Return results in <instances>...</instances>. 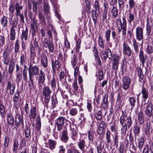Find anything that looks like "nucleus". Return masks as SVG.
Listing matches in <instances>:
<instances>
[{
	"label": "nucleus",
	"mask_w": 153,
	"mask_h": 153,
	"mask_svg": "<svg viewBox=\"0 0 153 153\" xmlns=\"http://www.w3.org/2000/svg\"><path fill=\"white\" fill-rule=\"evenodd\" d=\"M23 9V6L17 2L15 4L12 3L9 5V11L10 13L13 15L14 13L15 10L16 16L19 17L21 22L23 23L25 22V20Z\"/></svg>",
	"instance_id": "f257e3e1"
},
{
	"label": "nucleus",
	"mask_w": 153,
	"mask_h": 153,
	"mask_svg": "<svg viewBox=\"0 0 153 153\" xmlns=\"http://www.w3.org/2000/svg\"><path fill=\"white\" fill-rule=\"evenodd\" d=\"M29 81L28 85L30 89H33L34 88V76L38 75L39 70L36 66H33L32 64H30L29 66Z\"/></svg>",
	"instance_id": "f03ea898"
},
{
	"label": "nucleus",
	"mask_w": 153,
	"mask_h": 153,
	"mask_svg": "<svg viewBox=\"0 0 153 153\" xmlns=\"http://www.w3.org/2000/svg\"><path fill=\"white\" fill-rule=\"evenodd\" d=\"M126 116L127 114L126 112L122 111V115L120 119V123L122 126L121 129V133L125 134L127 130V126L128 128H130L132 123L131 118L130 117H128L127 119L125 120V117Z\"/></svg>",
	"instance_id": "7ed1b4c3"
},
{
	"label": "nucleus",
	"mask_w": 153,
	"mask_h": 153,
	"mask_svg": "<svg viewBox=\"0 0 153 153\" xmlns=\"http://www.w3.org/2000/svg\"><path fill=\"white\" fill-rule=\"evenodd\" d=\"M52 91L50 88L48 86H45L43 88L42 93L44 96V102L45 105L48 106L50 99V94Z\"/></svg>",
	"instance_id": "20e7f679"
},
{
	"label": "nucleus",
	"mask_w": 153,
	"mask_h": 153,
	"mask_svg": "<svg viewBox=\"0 0 153 153\" xmlns=\"http://www.w3.org/2000/svg\"><path fill=\"white\" fill-rule=\"evenodd\" d=\"M42 46L44 49L48 48L51 53L54 52V45L52 41H51L46 38H45L42 43Z\"/></svg>",
	"instance_id": "39448f33"
},
{
	"label": "nucleus",
	"mask_w": 153,
	"mask_h": 153,
	"mask_svg": "<svg viewBox=\"0 0 153 153\" xmlns=\"http://www.w3.org/2000/svg\"><path fill=\"white\" fill-rule=\"evenodd\" d=\"M122 22L120 18L117 19H116L117 21L116 22V27L118 30V33H120L122 28L127 27L126 21L125 17H122Z\"/></svg>",
	"instance_id": "423d86ee"
},
{
	"label": "nucleus",
	"mask_w": 153,
	"mask_h": 153,
	"mask_svg": "<svg viewBox=\"0 0 153 153\" xmlns=\"http://www.w3.org/2000/svg\"><path fill=\"white\" fill-rule=\"evenodd\" d=\"M69 121L67 119H65L63 117H59L55 121V123L56 125L57 129L60 133L63 127L65 122Z\"/></svg>",
	"instance_id": "0eeeda50"
},
{
	"label": "nucleus",
	"mask_w": 153,
	"mask_h": 153,
	"mask_svg": "<svg viewBox=\"0 0 153 153\" xmlns=\"http://www.w3.org/2000/svg\"><path fill=\"white\" fill-rule=\"evenodd\" d=\"M38 84L39 89H41L45 85L46 80V75L45 73L42 70H40L39 74H38Z\"/></svg>",
	"instance_id": "6e6552de"
},
{
	"label": "nucleus",
	"mask_w": 153,
	"mask_h": 153,
	"mask_svg": "<svg viewBox=\"0 0 153 153\" xmlns=\"http://www.w3.org/2000/svg\"><path fill=\"white\" fill-rule=\"evenodd\" d=\"M120 59L119 55L117 54H114L112 56V68L113 70L115 71V72H117L118 69V65L119 64Z\"/></svg>",
	"instance_id": "1a4fd4ad"
},
{
	"label": "nucleus",
	"mask_w": 153,
	"mask_h": 153,
	"mask_svg": "<svg viewBox=\"0 0 153 153\" xmlns=\"http://www.w3.org/2000/svg\"><path fill=\"white\" fill-rule=\"evenodd\" d=\"M7 90H9L10 94L12 95L14 93L16 85L12 80L8 79L6 84Z\"/></svg>",
	"instance_id": "9d476101"
},
{
	"label": "nucleus",
	"mask_w": 153,
	"mask_h": 153,
	"mask_svg": "<svg viewBox=\"0 0 153 153\" xmlns=\"http://www.w3.org/2000/svg\"><path fill=\"white\" fill-rule=\"evenodd\" d=\"M43 4V10L44 14L45 15L47 16L46 19L47 20H49L50 17V9L48 0H44Z\"/></svg>",
	"instance_id": "9b49d317"
},
{
	"label": "nucleus",
	"mask_w": 153,
	"mask_h": 153,
	"mask_svg": "<svg viewBox=\"0 0 153 153\" xmlns=\"http://www.w3.org/2000/svg\"><path fill=\"white\" fill-rule=\"evenodd\" d=\"M122 84L121 87L125 90L128 89L129 88L130 84V79L128 76L124 77L122 79Z\"/></svg>",
	"instance_id": "f8f14e48"
},
{
	"label": "nucleus",
	"mask_w": 153,
	"mask_h": 153,
	"mask_svg": "<svg viewBox=\"0 0 153 153\" xmlns=\"http://www.w3.org/2000/svg\"><path fill=\"white\" fill-rule=\"evenodd\" d=\"M70 129L71 132V137L73 140H75L78 136V130L76 126L74 123H70Z\"/></svg>",
	"instance_id": "ddd939ff"
},
{
	"label": "nucleus",
	"mask_w": 153,
	"mask_h": 153,
	"mask_svg": "<svg viewBox=\"0 0 153 153\" xmlns=\"http://www.w3.org/2000/svg\"><path fill=\"white\" fill-rule=\"evenodd\" d=\"M136 39L138 41L142 40L143 42V29L142 28L138 27L136 28Z\"/></svg>",
	"instance_id": "4468645a"
},
{
	"label": "nucleus",
	"mask_w": 153,
	"mask_h": 153,
	"mask_svg": "<svg viewBox=\"0 0 153 153\" xmlns=\"http://www.w3.org/2000/svg\"><path fill=\"white\" fill-rule=\"evenodd\" d=\"M15 122V125L17 128H18L21 124L23 127L24 126L23 116H22L21 117L20 114L18 113L16 114Z\"/></svg>",
	"instance_id": "2eb2a0df"
},
{
	"label": "nucleus",
	"mask_w": 153,
	"mask_h": 153,
	"mask_svg": "<svg viewBox=\"0 0 153 153\" xmlns=\"http://www.w3.org/2000/svg\"><path fill=\"white\" fill-rule=\"evenodd\" d=\"M132 50L128 44L124 42L123 44V53L125 55L131 56Z\"/></svg>",
	"instance_id": "dca6fc26"
},
{
	"label": "nucleus",
	"mask_w": 153,
	"mask_h": 153,
	"mask_svg": "<svg viewBox=\"0 0 153 153\" xmlns=\"http://www.w3.org/2000/svg\"><path fill=\"white\" fill-rule=\"evenodd\" d=\"M153 103L150 102L148 104L145 111V114L148 117H151L153 116Z\"/></svg>",
	"instance_id": "f3484780"
},
{
	"label": "nucleus",
	"mask_w": 153,
	"mask_h": 153,
	"mask_svg": "<svg viewBox=\"0 0 153 153\" xmlns=\"http://www.w3.org/2000/svg\"><path fill=\"white\" fill-rule=\"evenodd\" d=\"M52 67L53 73L55 74L56 70L59 71L61 66V64L58 59L52 60Z\"/></svg>",
	"instance_id": "a211bd4d"
},
{
	"label": "nucleus",
	"mask_w": 153,
	"mask_h": 153,
	"mask_svg": "<svg viewBox=\"0 0 153 153\" xmlns=\"http://www.w3.org/2000/svg\"><path fill=\"white\" fill-rule=\"evenodd\" d=\"M152 25V23L151 19L148 18L146 25V34L148 36H149L151 35Z\"/></svg>",
	"instance_id": "6ab92c4d"
},
{
	"label": "nucleus",
	"mask_w": 153,
	"mask_h": 153,
	"mask_svg": "<svg viewBox=\"0 0 153 153\" xmlns=\"http://www.w3.org/2000/svg\"><path fill=\"white\" fill-rule=\"evenodd\" d=\"M16 24H13V25L12 27L10 29V39L12 40H14L15 39L16 31L17 30V22L16 21Z\"/></svg>",
	"instance_id": "aec40b11"
},
{
	"label": "nucleus",
	"mask_w": 153,
	"mask_h": 153,
	"mask_svg": "<svg viewBox=\"0 0 153 153\" xmlns=\"http://www.w3.org/2000/svg\"><path fill=\"white\" fill-rule=\"evenodd\" d=\"M6 117L8 123L11 127H13L14 125V120L13 115L11 113H9L7 114Z\"/></svg>",
	"instance_id": "412c9836"
},
{
	"label": "nucleus",
	"mask_w": 153,
	"mask_h": 153,
	"mask_svg": "<svg viewBox=\"0 0 153 153\" xmlns=\"http://www.w3.org/2000/svg\"><path fill=\"white\" fill-rule=\"evenodd\" d=\"M141 92L142 94V99L145 102L149 97V92L148 90L143 86Z\"/></svg>",
	"instance_id": "4be33fe9"
},
{
	"label": "nucleus",
	"mask_w": 153,
	"mask_h": 153,
	"mask_svg": "<svg viewBox=\"0 0 153 153\" xmlns=\"http://www.w3.org/2000/svg\"><path fill=\"white\" fill-rule=\"evenodd\" d=\"M36 108L34 106H32L31 107L29 115V118L30 121H31L32 119H34L35 118L36 115Z\"/></svg>",
	"instance_id": "5701e85b"
},
{
	"label": "nucleus",
	"mask_w": 153,
	"mask_h": 153,
	"mask_svg": "<svg viewBox=\"0 0 153 153\" xmlns=\"http://www.w3.org/2000/svg\"><path fill=\"white\" fill-rule=\"evenodd\" d=\"M28 29L26 27L25 30H23L22 31L20 38L22 41H25V42L28 40Z\"/></svg>",
	"instance_id": "b1692460"
},
{
	"label": "nucleus",
	"mask_w": 153,
	"mask_h": 153,
	"mask_svg": "<svg viewBox=\"0 0 153 153\" xmlns=\"http://www.w3.org/2000/svg\"><path fill=\"white\" fill-rule=\"evenodd\" d=\"M108 95L105 94L102 97V102L101 104V107L104 109H105L108 105Z\"/></svg>",
	"instance_id": "393cba45"
},
{
	"label": "nucleus",
	"mask_w": 153,
	"mask_h": 153,
	"mask_svg": "<svg viewBox=\"0 0 153 153\" xmlns=\"http://www.w3.org/2000/svg\"><path fill=\"white\" fill-rule=\"evenodd\" d=\"M68 140V132L66 129H64L62 132V136L61 140L63 142L66 143Z\"/></svg>",
	"instance_id": "a878e982"
},
{
	"label": "nucleus",
	"mask_w": 153,
	"mask_h": 153,
	"mask_svg": "<svg viewBox=\"0 0 153 153\" xmlns=\"http://www.w3.org/2000/svg\"><path fill=\"white\" fill-rule=\"evenodd\" d=\"M137 120L140 125L143 123L145 120L144 114L142 111H139L137 114Z\"/></svg>",
	"instance_id": "bb28decb"
},
{
	"label": "nucleus",
	"mask_w": 153,
	"mask_h": 153,
	"mask_svg": "<svg viewBox=\"0 0 153 153\" xmlns=\"http://www.w3.org/2000/svg\"><path fill=\"white\" fill-rule=\"evenodd\" d=\"M10 58L9 56L8 53L4 52L3 54V58L2 61L6 65H8L10 62Z\"/></svg>",
	"instance_id": "cd10ccee"
},
{
	"label": "nucleus",
	"mask_w": 153,
	"mask_h": 153,
	"mask_svg": "<svg viewBox=\"0 0 153 153\" xmlns=\"http://www.w3.org/2000/svg\"><path fill=\"white\" fill-rule=\"evenodd\" d=\"M7 18V17L4 16L0 19L1 24L3 27H7V26L8 22Z\"/></svg>",
	"instance_id": "c85d7f7f"
},
{
	"label": "nucleus",
	"mask_w": 153,
	"mask_h": 153,
	"mask_svg": "<svg viewBox=\"0 0 153 153\" xmlns=\"http://www.w3.org/2000/svg\"><path fill=\"white\" fill-rule=\"evenodd\" d=\"M48 147L51 150H53L56 148V146L57 144L56 141L50 139L48 140Z\"/></svg>",
	"instance_id": "c756f323"
},
{
	"label": "nucleus",
	"mask_w": 153,
	"mask_h": 153,
	"mask_svg": "<svg viewBox=\"0 0 153 153\" xmlns=\"http://www.w3.org/2000/svg\"><path fill=\"white\" fill-rule=\"evenodd\" d=\"M78 146L79 149L82 151H85V148L86 146L85 140L83 139L80 140L78 143Z\"/></svg>",
	"instance_id": "7c9ffc66"
},
{
	"label": "nucleus",
	"mask_w": 153,
	"mask_h": 153,
	"mask_svg": "<svg viewBox=\"0 0 153 153\" xmlns=\"http://www.w3.org/2000/svg\"><path fill=\"white\" fill-rule=\"evenodd\" d=\"M19 145V141L18 140L16 139L15 140H14L12 147L13 153H17Z\"/></svg>",
	"instance_id": "2f4dec72"
},
{
	"label": "nucleus",
	"mask_w": 153,
	"mask_h": 153,
	"mask_svg": "<svg viewBox=\"0 0 153 153\" xmlns=\"http://www.w3.org/2000/svg\"><path fill=\"white\" fill-rule=\"evenodd\" d=\"M41 61L42 66L45 68H47L48 66V58L46 55H44L42 56Z\"/></svg>",
	"instance_id": "473e14b6"
},
{
	"label": "nucleus",
	"mask_w": 153,
	"mask_h": 153,
	"mask_svg": "<svg viewBox=\"0 0 153 153\" xmlns=\"http://www.w3.org/2000/svg\"><path fill=\"white\" fill-rule=\"evenodd\" d=\"M133 46L135 52L137 53H138L139 47L140 44L136 40L134 39H133Z\"/></svg>",
	"instance_id": "72a5a7b5"
},
{
	"label": "nucleus",
	"mask_w": 153,
	"mask_h": 153,
	"mask_svg": "<svg viewBox=\"0 0 153 153\" xmlns=\"http://www.w3.org/2000/svg\"><path fill=\"white\" fill-rule=\"evenodd\" d=\"M79 110V108L78 107L72 108L69 111L70 115L72 116L76 115L78 114Z\"/></svg>",
	"instance_id": "f704fd0d"
},
{
	"label": "nucleus",
	"mask_w": 153,
	"mask_h": 153,
	"mask_svg": "<svg viewBox=\"0 0 153 153\" xmlns=\"http://www.w3.org/2000/svg\"><path fill=\"white\" fill-rule=\"evenodd\" d=\"M139 57L140 61L142 62V65L144 66L145 62V59L144 55V53L141 48L140 49V52L139 54Z\"/></svg>",
	"instance_id": "c9c22d12"
},
{
	"label": "nucleus",
	"mask_w": 153,
	"mask_h": 153,
	"mask_svg": "<svg viewBox=\"0 0 153 153\" xmlns=\"http://www.w3.org/2000/svg\"><path fill=\"white\" fill-rule=\"evenodd\" d=\"M25 137L29 140L31 138L30 131L31 129L29 127H27L24 130Z\"/></svg>",
	"instance_id": "e433bc0d"
},
{
	"label": "nucleus",
	"mask_w": 153,
	"mask_h": 153,
	"mask_svg": "<svg viewBox=\"0 0 153 153\" xmlns=\"http://www.w3.org/2000/svg\"><path fill=\"white\" fill-rule=\"evenodd\" d=\"M140 128L138 126H134L133 129V131L134 134V137L136 139V137L140 133Z\"/></svg>",
	"instance_id": "4c0bfd02"
},
{
	"label": "nucleus",
	"mask_w": 153,
	"mask_h": 153,
	"mask_svg": "<svg viewBox=\"0 0 153 153\" xmlns=\"http://www.w3.org/2000/svg\"><path fill=\"white\" fill-rule=\"evenodd\" d=\"M111 13L112 15L114 18H116L118 16V11L116 7H114L111 9Z\"/></svg>",
	"instance_id": "58836bf2"
},
{
	"label": "nucleus",
	"mask_w": 153,
	"mask_h": 153,
	"mask_svg": "<svg viewBox=\"0 0 153 153\" xmlns=\"http://www.w3.org/2000/svg\"><path fill=\"white\" fill-rule=\"evenodd\" d=\"M15 63L14 61H11L9 66L8 72L10 74H12L14 70Z\"/></svg>",
	"instance_id": "ea45409f"
},
{
	"label": "nucleus",
	"mask_w": 153,
	"mask_h": 153,
	"mask_svg": "<svg viewBox=\"0 0 153 153\" xmlns=\"http://www.w3.org/2000/svg\"><path fill=\"white\" fill-rule=\"evenodd\" d=\"M138 147L139 149L141 152V149L142 148L144 144V140L143 137H140L138 140Z\"/></svg>",
	"instance_id": "a19ab883"
},
{
	"label": "nucleus",
	"mask_w": 153,
	"mask_h": 153,
	"mask_svg": "<svg viewBox=\"0 0 153 153\" xmlns=\"http://www.w3.org/2000/svg\"><path fill=\"white\" fill-rule=\"evenodd\" d=\"M98 43L100 47L102 49H103L105 47L104 41L102 37L100 36L98 39Z\"/></svg>",
	"instance_id": "79ce46f5"
},
{
	"label": "nucleus",
	"mask_w": 153,
	"mask_h": 153,
	"mask_svg": "<svg viewBox=\"0 0 153 153\" xmlns=\"http://www.w3.org/2000/svg\"><path fill=\"white\" fill-rule=\"evenodd\" d=\"M19 92L17 91L14 93L13 95V101L15 103H17L19 100Z\"/></svg>",
	"instance_id": "37998d69"
},
{
	"label": "nucleus",
	"mask_w": 153,
	"mask_h": 153,
	"mask_svg": "<svg viewBox=\"0 0 153 153\" xmlns=\"http://www.w3.org/2000/svg\"><path fill=\"white\" fill-rule=\"evenodd\" d=\"M72 87L73 88V91L74 93H75L78 91V86L77 82V80L75 79L74 80V82L72 84Z\"/></svg>",
	"instance_id": "c03bdc74"
},
{
	"label": "nucleus",
	"mask_w": 153,
	"mask_h": 153,
	"mask_svg": "<svg viewBox=\"0 0 153 153\" xmlns=\"http://www.w3.org/2000/svg\"><path fill=\"white\" fill-rule=\"evenodd\" d=\"M102 110H100L96 111L95 114V117L97 120H101L102 118Z\"/></svg>",
	"instance_id": "a18cd8bd"
},
{
	"label": "nucleus",
	"mask_w": 153,
	"mask_h": 153,
	"mask_svg": "<svg viewBox=\"0 0 153 153\" xmlns=\"http://www.w3.org/2000/svg\"><path fill=\"white\" fill-rule=\"evenodd\" d=\"M5 108L4 106L2 104H0V114L1 116L3 117H4L5 112Z\"/></svg>",
	"instance_id": "49530a36"
},
{
	"label": "nucleus",
	"mask_w": 153,
	"mask_h": 153,
	"mask_svg": "<svg viewBox=\"0 0 153 153\" xmlns=\"http://www.w3.org/2000/svg\"><path fill=\"white\" fill-rule=\"evenodd\" d=\"M38 17L40 21L44 23L45 22V20L43 15V13L41 11H38Z\"/></svg>",
	"instance_id": "de8ad7c7"
},
{
	"label": "nucleus",
	"mask_w": 153,
	"mask_h": 153,
	"mask_svg": "<svg viewBox=\"0 0 153 153\" xmlns=\"http://www.w3.org/2000/svg\"><path fill=\"white\" fill-rule=\"evenodd\" d=\"M129 101L131 106V110H132L135 105L136 100L134 97H131L129 99Z\"/></svg>",
	"instance_id": "09e8293b"
},
{
	"label": "nucleus",
	"mask_w": 153,
	"mask_h": 153,
	"mask_svg": "<svg viewBox=\"0 0 153 153\" xmlns=\"http://www.w3.org/2000/svg\"><path fill=\"white\" fill-rule=\"evenodd\" d=\"M138 75L140 79L141 80L140 81L142 82V81L144 82L143 78L144 75L142 71L140 68H137Z\"/></svg>",
	"instance_id": "8fccbe9b"
},
{
	"label": "nucleus",
	"mask_w": 153,
	"mask_h": 153,
	"mask_svg": "<svg viewBox=\"0 0 153 153\" xmlns=\"http://www.w3.org/2000/svg\"><path fill=\"white\" fill-rule=\"evenodd\" d=\"M94 132L91 130H89L88 132L89 139L91 141H93L94 136Z\"/></svg>",
	"instance_id": "3c124183"
},
{
	"label": "nucleus",
	"mask_w": 153,
	"mask_h": 153,
	"mask_svg": "<svg viewBox=\"0 0 153 153\" xmlns=\"http://www.w3.org/2000/svg\"><path fill=\"white\" fill-rule=\"evenodd\" d=\"M146 53L150 54L153 53V47L150 45H148L146 49Z\"/></svg>",
	"instance_id": "603ef678"
},
{
	"label": "nucleus",
	"mask_w": 153,
	"mask_h": 153,
	"mask_svg": "<svg viewBox=\"0 0 153 153\" xmlns=\"http://www.w3.org/2000/svg\"><path fill=\"white\" fill-rule=\"evenodd\" d=\"M128 15V22L130 24H131L132 22H134V16L132 13H129Z\"/></svg>",
	"instance_id": "864d4df0"
},
{
	"label": "nucleus",
	"mask_w": 153,
	"mask_h": 153,
	"mask_svg": "<svg viewBox=\"0 0 153 153\" xmlns=\"http://www.w3.org/2000/svg\"><path fill=\"white\" fill-rule=\"evenodd\" d=\"M71 62L73 67H75L77 63V59L75 54H74L72 56Z\"/></svg>",
	"instance_id": "5fc2aeb1"
},
{
	"label": "nucleus",
	"mask_w": 153,
	"mask_h": 153,
	"mask_svg": "<svg viewBox=\"0 0 153 153\" xmlns=\"http://www.w3.org/2000/svg\"><path fill=\"white\" fill-rule=\"evenodd\" d=\"M111 33V30H108L105 31V36L107 42L110 41Z\"/></svg>",
	"instance_id": "6e6d98bb"
},
{
	"label": "nucleus",
	"mask_w": 153,
	"mask_h": 153,
	"mask_svg": "<svg viewBox=\"0 0 153 153\" xmlns=\"http://www.w3.org/2000/svg\"><path fill=\"white\" fill-rule=\"evenodd\" d=\"M50 83L52 89L54 90L56 87V82L54 77H53L52 79L50 82Z\"/></svg>",
	"instance_id": "4d7b16f0"
},
{
	"label": "nucleus",
	"mask_w": 153,
	"mask_h": 153,
	"mask_svg": "<svg viewBox=\"0 0 153 153\" xmlns=\"http://www.w3.org/2000/svg\"><path fill=\"white\" fill-rule=\"evenodd\" d=\"M81 40L80 39H78L77 40L76 45V51L78 52L79 51V49L80 48Z\"/></svg>",
	"instance_id": "13d9d810"
},
{
	"label": "nucleus",
	"mask_w": 153,
	"mask_h": 153,
	"mask_svg": "<svg viewBox=\"0 0 153 153\" xmlns=\"http://www.w3.org/2000/svg\"><path fill=\"white\" fill-rule=\"evenodd\" d=\"M105 129L98 127L97 130V133L99 135H103L105 134Z\"/></svg>",
	"instance_id": "bf43d9fd"
},
{
	"label": "nucleus",
	"mask_w": 153,
	"mask_h": 153,
	"mask_svg": "<svg viewBox=\"0 0 153 153\" xmlns=\"http://www.w3.org/2000/svg\"><path fill=\"white\" fill-rule=\"evenodd\" d=\"M111 133L109 131H108L106 134V138L108 143H109L111 142Z\"/></svg>",
	"instance_id": "052dcab7"
},
{
	"label": "nucleus",
	"mask_w": 153,
	"mask_h": 153,
	"mask_svg": "<svg viewBox=\"0 0 153 153\" xmlns=\"http://www.w3.org/2000/svg\"><path fill=\"white\" fill-rule=\"evenodd\" d=\"M19 40L17 39L16 41L15 44V53H17L19 51Z\"/></svg>",
	"instance_id": "680f3d73"
},
{
	"label": "nucleus",
	"mask_w": 153,
	"mask_h": 153,
	"mask_svg": "<svg viewBox=\"0 0 153 153\" xmlns=\"http://www.w3.org/2000/svg\"><path fill=\"white\" fill-rule=\"evenodd\" d=\"M99 79L100 81L102 80L103 78L104 74L103 71L101 69L98 70Z\"/></svg>",
	"instance_id": "e2e57ef3"
},
{
	"label": "nucleus",
	"mask_w": 153,
	"mask_h": 153,
	"mask_svg": "<svg viewBox=\"0 0 153 153\" xmlns=\"http://www.w3.org/2000/svg\"><path fill=\"white\" fill-rule=\"evenodd\" d=\"M119 136L117 134H116L114 137V144L115 146H117L119 140Z\"/></svg>",
	"instance_id": "0e129e2a"
},
{
	"label": "nucleus",
	"mask_w": 153,
	"mask_h": 153,
	"mask_svg": "<svg viewBox=\"0 0 153 153\" xmlns=\"http://www.w3.org/2000/svg\"><path fill=\"white\" fill-rule=\"evenodd\" d=\"M101 55L102 59L104 60H105L108 57V56L106 54V51L104 50L101 51Z\"/></svg>",
	"instance_id": "69168bd1"
},
{
	"label": "nucleus",
	"mask_w": 153,
	"mask_h": 153,
	"mask_svg": "<svg viewBox=\"0 0 153 153\" xmlns=\"http://www.w3.org/2000/svg\"><path fill=\"white\" fill-rule=\"evenodd\" d=\"M106 51V53L108 56V58L109 59H111L112 56V53L111 52V50L109 48H107L106 49V50H105Z\"/></svg>",
	"instance_id": "338daca9"
},
{
	"label": "nucleus",
	"mask_w": 153,
	"mask_h": 153,
	"mask_svg": "<svg viewBox=\"0 0 153 153\" xmlns=\"http://www.w3.org/2000/svg\"><path fill=\"white\" fill-rule=\"evenodd\" d=\"M9 142V138L8 137H6L4 139V146L6 148L8 147V144Z\"/></svg>",
	"instance_id": "774afa93"
}]
</instances>
